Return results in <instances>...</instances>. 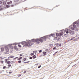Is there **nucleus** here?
Here are the masks:
<instances>
[{"label": "nucleus", "mask_w": 79, "mask_h": 79, "mask_svg": "<svg viewBox=\"0 0 79 79\" xmlns=\"http://www.w3.org/2000/svg\"><path fill=\"white\" fill-rule=\"evenodd\" d=\"M43 53L44 54L43 56H45V55H46V53H47V52H43Z\"/></svg>", "instance_id": "obj_8"}, {"label": "nucleus", "mask_w": 79, "mask_h": 79, "mask_svg": "<svg viewBox=\"0 0 79 79\" xmlns=\"http://www.w3.org/2000/svg\"><path fill=\"white\" fill-rule=\"evenodd\" d=\"M8 60V59H5V61H5V63H7L8 61H7Z\"/></svg>", "instance_id": "obj_18"}, {"label": "nucleus", "mask_w": 79, "mask_h": 79, "mask_svg": "<svg viewBox=\"0 0 79 79\" xmlns=\"http://www.w3.org/2000/svg\"><path fill=\"white\" fill-rule=\"evenodd\" d=\"M55 54H53V56H54V55H55Z\"/></svg>", "instance_id": "obj_60"}, {"label": "nucleus", "mask_w": 79, "mask_h": 79, "mask_svg": "<svg viewBox=\"0 0 79 79\" xmlns=\"http://www.w3.org/2000/svg\"><path fill=\"white\" fill-rule=\"evenodd\" d=\"M41 52H42V50H40L39 51V53H41Z\"/></svg>", "instance_id": "obj_36"}, {"label": "nucleus", "mask_w": 79, "mask_h": 79, "mask_svg": "<svg viewBox=\"0 0 79 79\" xmlns=\"http://www.w3.org/2000/svg\"><path fill=\"white\" fill-rule=\"evenodd\" d=\"M1 52H3V51H4V48H1Z\"/></svg>", "instance_id": "obj_12"}, {"label": "nucleus", "mask_w": 79, "mask_h": 79, "mask_svg": "<svg viewBox=\"0 0 79 79\" xmlns=\"http://www.w3.org/2000/svg\"><path fill=\"white\" fill-rule=\"evenodd\" d=\"M61 39V38H59L58 39H57V41H60V39Z\"/></svg>", "instance_id": "obj_22"}, {"label": "nucleus", "mask_w": 79, "mask_h": 79, "mask_svg": "<svg viewBox=\"0 0 79 79\" xmlns=\"http://www.w3.org/2000/svg\"><path fill=\"white\" fill-rule=\"evenodd\" d=\"M64 36L65 37H68V34H65L64 35Z\"/></svg>", "instance_id": "obj_17"}, {"label": "nucleus", "mask_w": 79, "mask_h": 79, "mask_svg": "<svg viewBox=\"0 0 79 79\" xmlns=\"http://www.w3.org/2000/svg\"><path fill=\"white\" fill-rule=\"evenodd\" d=\"M23 73H24V74H25V73H26V71H25Z\"/></svg>", "instance_id": "obj_44"}, {"label": "nucleus", "mask_w": 79, "mask_h": 79, "mask_svg": "<svg viewBox=\"0 0 79 79\" xmlns=\"http://www.w3.org/2000/svg\"><path fill=\"white\" fill-rule=\"evenodd\" d=\"M76 30L77 31H78V30H77V28Z\"/></svg>", "instance_id": "obj_58"}, {"label": "nucleus", "mask_w": 79, "mask_h": 79, "mask_svg": "<svg viewBox=\"0 0 79 79\" xmlns=\"http://www.w3.org/2000/svg\"><path fill=\"white\" fill-rule=\"evenodd\" d=\"M18 63H21V60H19L18 61Z\"/></svg>", "instance_id": "obj_31"}, {"label": "nucleus", "mask_w": 79, "mask_h": 79, "mask_svg": "<svg viewBox=\"0 0 79 79\" xmlns=\"http://www.w3.org/2000/svg\"><path fill=\"white\" fill-rule=\"evenodd\" d=\"M32 39L31 40H29V41H30V43L29 42H27V44L25 45L26 47H29V46L31 47V46H32V44L31 43V42H32Z\"/></svg>", "instance_id": "obj_4"}, {"label": "nucleus", "mask_w": 79, "mask_h": 79, "mask_svg": "<svg viewBox=\"0 0 79 79\" xmlns=\"http://www.w3.org/2000/svg\"><path fill=\"white\" fill-rule=\"evenodd\" d=\"M29 62H30V61H28V62H24V63H25V64L28 63H29Z\"/></svg>", "instance_id": "obj_28"}, {"label": "nucleus", "mask_w": 79, "mask_h": 79, "mask_svg": "<svg viewBox=\"0 0 79 79\" xmlns=\"http://www.w3.org/2000/svg\"><path fill=\"white\" fill-rule=\"evenodd\" d=\"M33 53H35V51H33Z\"/></svg>", "instance_id": "obj_52"}, {"label": "nucleus", "mask_w": 79, "mask_h": 79, "mask_svg": "<svg viewBox=\"0 0 79 79\" xmlns=\"http://www.w3.org/2000/svg\"><path fill=\"white\" fill-rule=\"evenodd\" d=\"M47 36H45L44 37H42L40 39H32L31 40L32 41V42H37V43H36V44H39V43H40V42H39V41H40V42H43V41H46V38H47Z\"/></svg>", "instance_id": "obj_1"}, {"label": "nucleus", "mask_w": 79, "mask_h": 79, "mask_svg": "<svg viewBox=\"0 0 79 79\" xmlns=\"http://www.w3.org/2000/svg\"><path fill=\"white\" fill-rule=\"evenodd\" d=\"M0 62L1 63L3 64V63L4 61H3V60H0Z\"/></svg>", "instance_id": "obj_23"}, {"label": "nucleus", "mask_w": 79, "mask_h": 79, "mask_svg": "<svg viewBox=\"0 0 79 79\" xmlns=\"http://www.w3.org/2000/svg\"><path fill=\"white\" fill-rule=\"evenodd\" d=\"M19 0H14L15 2H18Z\"/></svg>", "instance_id": "obj_37"}, {"label": "nucleus", "mask_w": 79, "mask_h": 79, "mask_svg": "<svg viewBox=\"0 0 79 79\" xmlns=\"http://www.w3.org/2000/svg\"><path fill=\"white\" fill-rule=\"evenodd\" d=\"M53 35H54V34H52L51 35H47V37H51V36H53Z\"/></svg>", "instance_id": "obj_7"}, {"label": "nucleus", "mask_w": 79, "mask_h": 79, "mask_svg": "<svg viewBox=\"0 0 79 79\" xmlns=\"http://www.w3.org/2000/svg\"><path fill=\"white\" fill-rule=\"evenodd\" d=\"M45 52H48V49L45 50Z\"/></svg>", "instance_id": "obj_41"}, {"label": "nucleus", "mask_w": 79, "mask_h": 79, "mask_svg": "<svg viewBox=\"0 0 79 79\" xmlns=\"http://www.w3.org/2000/svg\"><path fill=\"white\" fill-rule=\"evenodd\" d=\"M3 5H5V4H6V1H4L3 2Z\"/></svg>", "instance_id": "obj_20"}, {"label": "nucleus", "mask_w": 79, "mask_h": 79, "mask_svg": "<svg viewBox=\"0 0 79 79\" xmlns=\"http://www.w3.org/2000/svg\"><path fill=\"white\" fill-rule=\"evenodd\" d=\"M59 35L60 36V37H61V36H62V35H63V33L61 32L59 34Z\"/></svg>", "instance_id": "obj_11"}, {"label": "nucleus", "mask_w": 79, "mask_h": 79, "mask_svg": "<svg viewBox=\"0 0 79 79\" xmlns=\"http://www.w3.org/2000/svg\"><path fill=\"white\" fill-rule=\"evenodd\" d=\"M11 7H13L14 6V5H11Z\"/></svg>", "instance_id": "obj_43"}, {"label": "nucleus", "mask_w": 79, "mask_h": 79, "mask_svg": "<svg viewBox=\"0 0 79 79\" xmlns=\"http://www.w3.org/2000/svg\"><path fill=\"white\" fill-rule=\"evenodd\" d=\"M26 44L25 41H23V42H22V45H24V44Z\"/></svg>", "instance_id": "obj_10"}, {"label": "nucleus", "mask_w": 79, "mask_h": 79, "mask_svg": "<svg viewBox=\"0 0 79 79\" xmlns=\"http://www.w3.org/2000/svg\"><path fill=\"white\" fill-rule=\"evenodd\" d=\"M69 33L70 35H73L74 34V31H72L70 30H69Z\"/></svg>", "instance_id": "obj_5"}, {"label": "nucleus", "mask_w": 79, "mask_h": 79, "mask_svg": "<svg viewBox=\"0 0 79 79\" xmlns=\"http://www.w3.org/2000/svg\"><path fill=\"white\" fill-rule=\"evenodd\" d=\"M73 39H70V40H72Z\"/></svg>", "instance_id": "obj_50"}, {"label": "nucleus", "mask_w": 79, "mask_h": 79, "mask_svg": "<svg viewBox=\"0 0 79 79\" xmlns=\"http://www.w3.org/2000/svg\"><path fill=\"white\" fill-rule=\"evenodd\" d=\"M7 64H10L11 63V62L10 61H8L7 62Z\"/></svg>", "instance_id": "obj_19"}, {"label": "nucleus", "mask_w": 79, "mask_h": 79, "mask_svg": "<svg viewBox=\"0 0 79 79\" xmlns=\"http://www.w3.org/2000/svg\"><path fill=\"white\" fill-rule=\"evenodd\" d=\"M17 51H18V48H16V49H15Z\"/></svg>", "instance_id": "obj_39"}, {"label": "nucleus", "mask_w": 79, "mask_h": 79, "mask_svg": "<svg viewBox=\"0 0 79 79\" xmlns=\"http://www.w3.org/2000/svg\"><path fill=\"white\" fill-rule=\"evenodd\" d=\"M14 58V56H11L9 57V58Z\"/></svg>", "instance_id": "obj_9"}, {"label": "nucleus", "mask_w": 79, "mask_h": 79, "mask_svg": "<svg viewBox=\"0 0 79 79\" xmlns=\"http://www.w3.org/2000/svg\"><path fill=\"white\" fill-rule=\"evenodd\" d=\"M40 67H41V65H40L38 66V68H40Z\"/></svg>", "instance_id": "obj_40"}, {"label": "nucleus", "mask_w": 79, "mask_h": 79, "mask_svg": "<svg viewBox=\"0 0 79 79\" xmlns=\"http://www.w3.org/2000/svg\"><path fill=\"white\" fill-rule=\"evenodd\" d=\"M18 46L19 47H21V45H20V44H19L18 45Z\"/></svg>", "instance_id": "obj_32"}, {"label": "nucleus", "mask_w": 79, "mask_h": 79, "mask_svg": "<svg viewBox=\"0 0 79 79\" xmlns=\"http://www.w3.org/2000/svg\"><path fill=\"white\" fill-rule=\"evenodd\" d=\"M21 76V75H19V76H18V77H20V76Z\"/></svg>", "instance_id": "obj_57"}, {"label": "nucleus", "mask_w": 79, "mask_h": 79, "mask_svg": "<svg viewBox=\"0 0 79 79\" xmlns=\"http://www.w3.org/2000/svg\"><path fill=\"white\" fill-rule=\"evenodd\" d=\"M33 59H34V58H36V56L35 55L33 56Z\"/></svg>", "instance_id": "obj_13"}, {"label": "nucleus", "mask_w": 79, "mask_h": 79, "mask_svg": "<svg viewBox=\"0 0 79 79\" xmlns=\"http://www.w3.org/2000/svg\"><path fill=\"white\" fill-rule=\"evenodd\" d=\"M79 23V20H78L77 22V24H78Z\"/></svg>", "instance_id": "obj_21"}, {"label": "nucleus", "mask_w": 79, "mask_h": 79, "mask_svg": "<svg viewBox=\"0 0 79 79\" xmlns=\"http://www.w3.org/2000/svg\"><path fill=\"white\" fill-rule=\"evenodd\" d=\"M75 24H77V22H74L71 26H69L70 28H71L73 31H74V29H75L76 27V25Z\"/></svg>", "instance_id": "obj_3"}, {"label": "nucleus", "mask_w": 79, "mask_h": 79, "mask_svg": "<svg viewBox=\"0 0 79 79\" xmlns=\"http://www.w3.org/2000/svg\"><path fill=\"white\" fill-rule=\"evenodd\" d=\"M8 67H10V66H11V65L10 64H9L8 65Z\"/></svg>", "instance_id": "obj_24"}, {"label": "nucleus", "mask_w": 79, "mask_h": 79, "mask_svg": "<svg viewBox=\"0 0 79 79\" xmlns=\"http://www.w3.org/2000/svg\"><path fill=\"white\" fill-rule=\"evenodd\" d=\"M77 26H79V23H78V25H77Z\"/></svg>", "instance_id": "obj_53"}, {"label": "nucleus", "mask_w": 79, "mask_h": 79, "mask_svg": "<svg viewBox=\"0 0 79 79\" xmlns=\"http://www.w3.org/2000/svg\"><path fill=\"white\" fill-rule=\"evenodd\" d=\"M69 29H68L67 31H66V34H68V33H69Z\"/></svg>", "instance_id": "obj_15"}, {"label": "nucleus", "mask_w": 79, "mask_h": 79, "mask_svg": "<svg viewBox=\"0 0 79 79\" xmlns=\"http://www.w3.org/2000/svg\"><path fill=\"white\" fill-rule=\"evenodd\" d=\"M35 52H37V51H35Z\"/></svg>", "instance_id": "obj_62"}, {"label": "nucleus", "mask_w": 79, "mask_h": 79, "mask_svg": "<svg viewBox=\"0 0 79 79\" xmlns=\"http://www.w3.org/2000/svg\"><path fill=\"white\" fill-rule=\"evenodd\" d=\"M6 72H8V71L6 70Z\"/></svg>", "instance_id": "obj_61"}, {"label": "nucleus", "mask_w": 79, "mask_h": 79, "mask_svg": "<svg viewBox=\"0 0 79 79\" xmlns=\"http://www.w3.org/2000/svg\"><path fill=\"white\" fill-rule=\"evenodd\" d=\"M1 3H2V1L0 0V4H1Z\"/></svg>", "instance_id": "obj_34"}, {"label": "nucleus", "mask_w": 79, "mask_h": 79, "mask_svg": "<svg viewBox=\"0 0 79 79\" xmlns=\"http://www.w3.org/2000/svg\"><path fill=\"white\" fill-rule=\"evenodd\" d=\"M6 6L7 8H9V7H10V6H9L8 5H6Z\"/></svg>", "instance_id": "obj_16"}, {"label": "nucleus", "mask_w": 79, "mask_h": 79, "mask_svg": "<svg viewBox=\"0 0 79 79\" xmlns=\"http://www.w3.org/2000/svg\"><path fill=\"white\" fill-rule=\"evenodd\" d=\"M58 51L56 52L55 53V54H56V53H58Z\"/></svg>", "instance_id": "obj_45"}, {"label": "nucleus", "mask_w": 79, "mask_h": 79, "mask_svg": "<svg viewBox=\"0 0 79 79\" xmlns=\"http://www.w3.org/2000/svg\"><path fill=\"white\" fill-rule=\"evenodd\" d=\"M12 45H16V44L13 43V44H8L7 46H6L5 48L6 51L5 52V54H8V53H9V48H10L11 49H13V47L12 46Z\"/></svg>", "instance_id": "obj_2"}, {"label": "nucleus", "mask_w": 79, "mask_h": 79, "mask_svg": "<svg viewBox=\"0 0 79 79\" xmlns=\"http://www.w3.org/2000/svg\"><path fill=\"white\" fill-rule=\"evenodd\" d=\"M23 56V54H20V56Z\"/></svg>", "instance_id": "obj_48"}, {"label": "nucleus", "mask_w": 79, "mask_h": 79, "mask_svg": "<svg viewBox=\"0 0 79 79\" xmlns=\"http://www.w3.org/2000/svg\"><path fill=\"white\" fill-rule=\"evenodd\" d=\"M3 9L2 8H1L0 9V11H1V10H2Z\"/></svg>", "instance_id": "obj_49"}, {"label": "nucleus", "mask_w": 79, "mask_h": 79, "mask_svg": "<svg viewBox=\"0 0 79 79\" xmlns=\"http://www.w3.org/2000/svg\"><path fill=\"white\" fill-rule=\"evenodd\" d=\"M23 61H25L26 60V58H23Z\"/></svg>", "instance_id": "obj_30"}, {"label": "nucleus", "mask_w": 79, "mask_h": 79, "mask_svg": "<svg viewBox=\"0 0 79 79\" xmlns=\"http://www.w3.org/2000/svg\"><path fill=\"white\" fill-rule=\"evenodd\" d=\"M1 59H2V60H3V59L2 57H1Z\"/></svg>", "instance_id": "obj_54"}, {"label": "nucleus", "mask_w": 79, "mask_h": 79, "mask_svg": "<svg viewBox=\"0 0 79 79\" xmlns=\"http://www.w3.org/2000/svg\"><path fill=\"white\" fill-rule=\"evenodd\" d=\"M56 49V47H55L53 48V50H55Z\"/></svg>", "instance_id": "obj_38"}, {"label": "nucleus", "mask_w": 79, "mask_h": 79, "mask_svg": "<svg viewBox=\"0 0 79 79\" xmlns=\"http://www.w3.org/2000/svg\"><path fill=\"white\" fill-rule=\"evenodd\" d=\"M3 1H4V0H2Z\"/></svg>", "instance_id": "obj_63"}, {"label": "nucleus", "mask_w": 79, "mask_h": 79, "mask_svg": "<svg viewBox=\"0 0 79 79\" xmlns=\"http://www.w3.org/2000/svg\"><path fill=\"white\" fill-rule=\"evenodd\" d=\"M42 55H41L40 56H42Z\"/></svg>", "instance_id": "obj_55"}, {"label": "nucleus", "mask_w": 79, "mask_h": 79, "mask_svg": "<svg viewBox=\"0 0 79 79\" xmlns=\"http://www.w3.org/2000/svg\"><path fill=\"white\" fill-rule=\"evenodd\" d=\"M34 55V53H31V55Z\"/></svg>", "instance_id": "obj_35"}, {"label": "nucleus", "mask_w": 79, "mask_h": 79, "mask_svg": "<svg viewBox=\"0 0 79 79\" xmlns=\"http://www.w3.org/2000/svg\"><path fill=\"white\" fill-rule=\"evenodd\" d=\"M11 73H12V72H10L9 73V74H11Z\"/></svg>", "instance_id": "obj_46"}, {"label": "nucleus", "mask_w": 79, "mask_h": 79, "mask_svg": "<svg viewBox=\"0 0 79 79\" xmlns=\"http://www.w3.org/2000/svg\"><path fill=\"white\" fill-rule=\"evenodd\" d=\"M14 48L15 49L16 48H17L16 46H14Z\"/></svg>", "instance_id": "obj_29"}, {"label": "nucleus", "mask_w": 79, "mask_h": 79, "mask_svg": "<svg viewBox=\"0 0 79 79\" xmlns=\"http://www.w3.org/2000/svg\"><path fill=\"white\" fill-rule=\"evenodd\" d=\"M54 40H57V37H55L54 38Z\"/></svg>", "instance_id": "obj_27"}, {"label": "nucleus", "mask_w": 79, "mask_h": 79, "mask_svg": "<svg viewBox=\"0 0 79 79\" xmlns=\"http://www.w3.org/2000/svg\"><path fill=\"white\" fill-rule=\"evenodd\" d=\"M32 57H29V59H30V60H31V59H32Z\"/></svg>", "instance_id": "obj_33"}, {"label": "nucleus", "mask_w": 79, "mask_h": 79, "mask_svg": "<svg viewBox=\"0 0 79 79\" xmlns=\"http://www.w3.org/2000/svg\"><path fill=\"white\" fill-rule=\"evenodd\" d=\"M21 59H22V57H21L20 58H19L18 60H20Z\"/></svg>", "instance_id": "obj_26"}, {"label": "nucleus", "mask_w": 79, "mask_h": 79, "mask_svg": "<svg viewBox=\"0 0 79 79\" xmlns=\"http://www.w3.org/2000/svg\"><path fill=\"white\" fill-rule=\"evenodd\" d=\"M56 35L57 37H58V36H59V35H60V34H58V33H56Z\"/></svg>", "instance_id": "obj_14"}, {"label": "nucleus", "mask_w": 79, "mask_h": 79, "mask_svg": "<svg viewBox=\"0 0 79 79\" xmlns=\"http://www.w3.org/2000/svg\"><path fill=\"white\" fill-rule=\"evenodd\" d=\"M6 68V66H4L3 67V69H5Z\"/></svg>", "instance_id": "obj_25"}, {"label": "nucleus", "mask_w": 79, "mask_h": 79, "mask_svg": "<svg viewBox=\"0 0 79 79\" xmlns=\"http://www.w3.org/2000/svg\"><path fill=\"white\" fill-rule=\"evenodd\" d=\"M64 44H66V42H64Z\"/></svg>", "instance_id": "obj_51"}, {"label": "nucleus", "mask_w": 79, "mask_h": 79, "mask_svg": "<svg viewBox=\"0 0 79 79\" xmlns=\"http://www.w3.org/2000/svg\"><path fill=\"white\" fill-rule=\"evenodd\" d=\"M18 58V57H16L15 58H14L15 60L17 58Z\"/></svg>", "instance_id": "obj_47"}, {"label": "nucleus", "mask_w": 79, "mask_h": 79, "mask_svg": "<svg viewBox=\"0 0 79 79\" xmlns=\"http://www.w3.org/2000/svg\"><path fill=\"white\" fill-rule=\"evenodd\" d=\"M6 68H8V69H9V68H10V67H6Z\"/></svg>", "instance_id": "obj_56"}, {"label": "nucleus", "mask_w": 79, "mask_h": 79, "mask_svg": "<svg viewBox=\"0 0 79 79\" xmlns=\"http://www.w3.org/2000/svg\"><path fill=\"white\" fill-rule=\"evenodd\" d=\"M12 2H12V1H11L10 2H7V4L8 5H10V4H11V3H12Z\"/></svg>", "instance_id": "obj_6"}, {"label": "nucleus", "mask_w": 79, "mask_h": 79, "mask_svg": "<svg viewBox=\"0 0 79 79\" xmlns=\"http://www.w3.org/2000/svg\"><path fill=\"white\" fill-rule=\"evenodd\" d=\"M61 46V44H59V47H60V46Z\"/></svg>", "instance_id": "obj_42"}, {"label": "nucleus", "mask_w": 79, "mask_h": 79, "mask_svg": "<svg viewBox=\"0 0 79 79\" xmlns=\"http://www.w3.org/2000/svg\"><path fill=\"white\" fill-rule=\"evenodd\" d=\"M61 31H62V30H61Z\"/></svg>", "instance_id": "obj_64"}, {"label": "nucleus", "mask_w": 79, "mask_h": 79, "mask_svg": "<svg viewBox=\"0 0 79 79\" xmlns=\"http://www.w3.org/2000/svg\"><path fill=\"white\" fill-rule=\"evenodd\" d=\"M2 73V72H0V74H1Z\"/></svg>", "instance_id": "obj_59"}]
</instances>
